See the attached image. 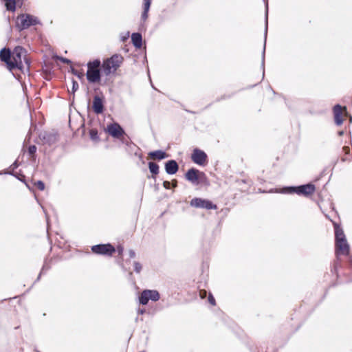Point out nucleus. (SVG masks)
Returning <instances> with one entry per match:
<instances>
[{
	"instance_id": "f257e3e1",
	"label": "nucleus",
	"mask_w": 352,
	"mask_h": 352,
	"mask_svg": "<svg viewBox=\"0 0 352 352\" xmlns=\"http://www.w3.org/2000/svg\"><path fill=\"white\" fill-rule=\"evenodd\" d=\"M123 61V57L120 54H114L111 58L103 61L102 69L106 76L115 72Z\"/></svg>"
},
{
	"instance_id": "f03ea898",
	"label": "nucleus",
	"mask_w": 352,
	"mask_h": 352,
	"mask_svg": "<svg viewBox=\"0 0 352 352\" xmlns=\"http://www.w3.org/2000/svg\"><path fill=\"white\" fill-rule=\"evenodd\" d=\"M39 23L40 21L36 16L30 14H21L16 18V26L19 30H23Z\"/></svg>"
},
{
	"instance_id": "7ed1b4c3",
	"label": "nucleus",
	"mask_w": 352,
	"mask_h": 352,
	"mask_svg": "<svg viewBox=\"0 0 352 352\" xmlns=\"http://www.w3.org/2000/svg\"><path fill=\"white\" fill-rule=\"evenodd\" d=\"M315 186L311 184L302 185L298 187H289L283 188L281 192L283 193H292L296 192L298 195H303L308 196L313 194L315 191Z\"/></svg>"
},
{
	"instance_id": "20e7f679",
	"label": "nucleus",
	"mask_w": 352,
	"mask_h": 352,
	"mask_svg": "<svg viewBox=\"0 0 352 352\" xmlns=\"http://www.w3.org/2000/svg\"><path fill=\"white\" fill-rule=\"evenodd\" d=\"M186 179L193 184H199L206 181V177L204 173L195 168L189 169L186 175Z\"/></svg>"
},
{
	"instance_id": "39448f33",
	"label": "nucleus",
	"mask_w": 352,
	"mask_h": 352,
	"mask_svg": "<svg viewBox=\"0 0 352 352\" xmlns=\"http://www.w3.org/2000/svg\"><path fill=\"white\" fill-rule=\"evenodd\" d=\"M91 250L97 254L111 256L116 250L111 244H100L92 246Z\"/></svg>"
},
{
	"instance_id": "423d86ee",
	"label": "nucleus",
	"mask_w": 352,
	"mask_h": 352,
	"mask_svg": "<svg viewBox=\"0 0 352 352\" xmlns=\"http://www.w3.org/2000/svg\"><path fill=\"white\" fill-rule=\"evenodd\" d=\"M190 206L195 208L206 209H216V205H214L210 201L201 198H194L190 201Z\"/></svg>"
},
{
	"instance_id": "0eeeda50",
	"label": "nucleus",
	"mask_w": 352,
	"mask_h": 352,
	"mask_svg": "<svg viewBox=\"0 0 352 352\" xmlns=\"http://www.w3.org/2000/svg\"><path fill=\"white\" fill-rule=\"evenodd\" d=\"M192 160L198 165H204L206 163L207 155L203 151L195 148L191 156Z\"/></svg>"
},
{
	"instance_id": "6e6552de",
	"label": "nucleus",
	"mask_w": 352,
	"mask_h": 352,
	"mask_svg": "<svg viewBox=\"0 0 352 352\" xmlns=\"http://www.w3.org/2000/svg\"><path fill=\"white\" fill-rule=\"evenodd\" d=\"M40 139L43 144L52 145L58 141V134L53 132H43L39 135Z\"/></svg>"
},
{
	"instance_id": "1a4fd4ad",
	"label": "nucleus",
	"mask_w": 352,
	"mask_h": 352,
	"mask_svg": "<svg viewBox=\"0 0 352 352\" xmlns=\"http://www.w3.org/2000/svg\"><path fill=\"white\" fill-rule=\"evenodd\" d=\"M344 113L345 116H347L348 113L346 107L342 108L340 104H336L334 106L333 113L335 122L338 126L343 123L342 116Z\"/></svg>"
},
{
	"instance_id": "9d476101",
	"label": "nucleus",
	"mask_w": 352,
	"mask_h": 352,
	"mask_svg": "<svg viewBox=\"0 0 352 352\" xmlns=\"http://www.w3.org/2000/svg\"><path fill=\"white\" fill-rule=\"evenodd\" d=\"M0 59L5 62L10 70L16 68V63H11V54L9 49L3 48L0 51Z\"/></svg>"
},
{
	"instance_id": "9b49d317",
	"label": "nucleus",
	"mask_w": 352,
	"mask_h": 352,
	"mask_svg": "<svg viewBox=\"0 0 352 352\" xmlns=\"http://www.w3.org/2000/svg\"><path fill=\"white\" fill-rule=\"evenodd\" d=\"M108 133L113 138H119L124 133V130L117 123L111 124L107 126Z\"/></svg>"
},
{
	"instance_id": "f8f14e48",
	"label": "nucleus",
	"mask_w": 352,
	"mask_h": 352,
	"mask_svg": "<svg viewBox=\"0 0 352 352\" xmlns=\"http://www.w3.org/2000/svg\"><path fill=\"white\" fill-rule=\"evenodd\" d=\"M336 252L337 256L346 255L349 252V245L346 239L336 242Z\"/></svg>"
},
{
	"instance_id": "ddd939ff",
	"label": "nucleus",
	"mask_w": 352,
	"mask_h": 352,
	"mask_svg": "<svg viewBox=\"0 0 352 352\" xmlns=\"http://www.w3.org/2000/svg\"><path fill=\"white\" fill-rule=\"evenodd\" d=\"M87 78L89 82L96 83L100 80V72L99 69L88 68Z\"/></svg>"
},
{
	"instance_id": "4468645a",
	"label": "nucleus",
	"mask_w": 352,
	"mask_h": 352,
	"mask_svg": "<svg viewBox=\"0 0 352 352\" xmlns=\"http://www.w3.org/2000/svg\"><path fill=\"white\" fill-rule=\"evenodd\" d=\"M93 110L97 114H100L103 112V110H104L103 102H102V99L98 96H96L94 98Z\"/></svg>"
},
{
	"instance_id": "2eb2a0df",
	"label": "nucleus",
	"mask_w": 352,
	"mask_h": 352,
	"mask_svg": "<svg viewBox=\"0 0 352 352\" xmlns=\"http://www.w3.org/2000/svg\"><path fill=\"white\" fill-rule=\"evenodd\" d=\"M178 164L176 161L171 160L165 164V170L168 175H173L178 170Z\"/></svg>"
},
{
	"instance_id": "dca6fc26",
	"label": "nucleus",
	"mask_w": 352,
	"mask_h": 352,
	"mask_svg": "<svg viewBox=\"0 0 352 352\" xmlns=\"http://www.w3.org/2000/svg\"><path fill=\"white\" fill-rule=\"evenodd\" d=\"M22 48L21 47H16L14 50V52L13 54L12 57L11 58V63H16V68H21L22 67V62L21 60V54L19 52V50H21Z\"/></svg>"
},
{
	"instance_id": "f3484780",
	"label": "nucleus",
	"mask_w": 352,
	"mask_h": 352,
	"mask_svg": "<svg viewBox=\"0 0 352 352\" xmlns=\"http://www.w3.org/2000/svg\"><path fill=\"white\" fill-rule=\"evenodd\" d=\"M148 156L153 160H161L168 157V155L162 150L151 151L148 153Z\"/></svg>"
},
{
	"instance_id": "a211bd4d",
	"label": "nucleus",
	"mask_w": 352,
	"mask_h": 352,
	"mask_svg": "<svg viewBox=\"0 0 352 352\" xmlns=\"http://www.w3.org/2000/svg\"><path fill=\"white\" fill-rule=\"evenodd\" d=\"M132 43L134 46L137 48H140L142 47V37L141 34L140 33H133L131 35Z\"/></svg>"
},
{
	"instance_id": "6ab92c4d",
	"label": "nucleus",
	"mask_w": 352,
	"mask_h": 352,
	"mask_svg": "<svg viewBox=\"0 0 352 352\" xmlns=\"http://www.w3.org/2000/svg\"><path fill=\"white\" fill-rule=\"evenodd\" d=\"M335 236L336 242L346 239L342 229L337 225L335 226Z\"/></svg>"
},
{
	"instance_id": "aec40b11",
	"label": "nucleus",
	"mask_w": 352,
	"mask_h": 352,
	"mask_svg": "<svg viewBox=\"0 0 352 352\" xmlns=\"http://www.w3.org/2000/svg\"><path fill=\"white\" fill-rule=\"evenodd\" d=\"M148 293V289H145L141 293V294L139 297V300H140V304L145 305L148 303V302L149 300V298L147 296Z\"/></svg>"
},
{
	"instance_id": "412c9836",
	"label": "nucleus",
	"mask_w": 352,
	"mask_h": 352,
	"mask_svg": "<svg viewBox=\"0 0 352 352\" xmlns=\"http://www.w3.org/2000/svg\"><path fill=\"white\" fill-rule=\"evenodd\" d=\"M147 296L148 297L149 300H151L153 301H157L160 298V294L157 290L148 289Z\"/></svg>"
},
{
	"instance_id": "4be33fe9",
	"label": "nucleus",
	"mask_w": 352,
	"mask_h": 352,
	"mask_svg": "<svg viewBox=\"0 0 352 352\" xmlns=\"http://www.w3.org/2000/svg\"><path fill=\"white\" fill-rule=\"evenodd\" d=\"M149 170L151 173L157 175L159 173V166L154 162L148 163Z\"/></svg>"
},
{
	"instance_id": "5701e85b",
	"label": "nucleus",
	"mask_w": 352,
	"mask_h": 352,
	"mask_svg": "<svg viewBox=\"0 0 352 352\" xmlns=\"http://www.w3.org/2000/svg\"><path fill=\"white\" fill-rule=\"evenodd\" d=\"M150 6H149L148 2L144 3V11L142 14V19L143 20H146L148 18V12L149 10Z\"/></svg>"
},
{
	"instance_id": "b1692460",
	"label": "nucleus",
	"mask_w": 352,
	"mask_h": 352,
	"mask_svg": "<svg viewBox=\"0 0 352 352\" xmlns=\"http://www.w3.org/2000/svg\"><path fill=\"white\" fill-rule=\"evenodd\" d=\"M100 65V61L99 60H95L92 62H89L87 64L88 68H92L95 69H99L98 67Z\"/></svg>"
},
{
	"instance_id": "393cba45",
	"label": "nucleus",
	"mask_w": 352,
	"mask_h": 352,
	"mask_svg": "<svg viewBox=\"0 0 352 352\" xmlns=\"http://www.w3.org/2000/svg\"><path fill=\"white\" fill-rule=\"evenodd\" d=\"M90 138L93 140H97L98 139V131L95 129H91L89 131Z\"/></svg>"
},
{
	"instance_id": "a878e982",
	"label": "nucleus",
	"mask_w": 352,
	"mask_h": 352,
	"mask_svg": "<svg viewBox=\"0 0 352 352\" xmlns=\"http://www.w3.org/2000/svg\"><path fill=\"white\" fill-rule=\"evenodd\" d=\"M142 270V265L140 263L135 261L134 262V271L136 273H140Z\"/></svg>"
},
{
	"instance_id": "bb28decb",
	"label": "nucleus",
	"mask_w": 352,
	"mask_h": 352,
	"mask_svg": "<svg viewBox=\"0 0 352 352\" xmlns=\"http://www.w3.org/2000/svg\"><path fill=\"white\" fill-rule=\"evenodd\" d=\"M35 186L40 190H43L45 189V184L43 182L41 181H37L36 183H35Z\"/></svg>"
},
{
	"instance_id": "cd10ccee",
	"label": "nucleus",
	"mask_w": 352,
	"mask_h": 352,
	"mask_svg": "<svg viewBox=\"0 0 352 352\" xmlns=\"http://www.w3.org/2000/svg\"><path fill=\"white\" fill-rule=\"evenodd\" d=\"M36 151V147L34 145L30 146L28 148V153L31 155H34Z\"/></svg>"
},
{
	"instance_id": "c85d7f7f",
	"label": "nucleus",
	"mask_w": 352,
	"mask_h": 352,
	"mask_svg": "<svg viewBox=\"0 0 352 352\" xmlns=\"http://www.w3.org/2000/svg\"><path fill=\"white\" fill-rule=\"evenodd\" d=\"M208 302L213 306L216 305L215 299L211 294L208 296Z\"/></svg>"
},
{
	"instance_id": "c756f323",
	"label": "nucleus",
	"mask_w": 352,
	"mask_h": 352,
	"mask_svg": "<svg viewBox=\"0 0 352 352\" xmlns=\"http://www.w3.org/2000/svg\"><path fill=\"white\" fill-rule=\"evenodd\" d=\"M207 292L206 290H200L199 292V296L201 298H205L206 297Z\"/></svg>"
},
{
	"instance_id": "7c9ffc66",
	"label": "nucleus",
	"mask_w": 352,
	"mask_h": 352,
	"mask_svg": "<svg viewBox=\"0 0 352 352\" xmlns=\"http://www.w3.org/2000/svg\"><path fill=\"white\" fill-rule=\"evenodd\" d=\"M78 84L76 81H73V87H72V90L73 91H75L78 89Z\"/></svg>"
},
{
	"instance_id": "2f4dec72",
	"label": "nucleus",
	"mask_w": 352,
	"mask_h": 352,
	"mask_svg": "<svg viewBox=\"0 0 352 352\" xmlns=\"http://www.w3.org/2000/svg\"><path fill=\"white\" fill-rule=\"evenodd\" d=\"M163 186L166 189H169L170 188V183L168 181H165L163 183Z\"/></svg>"
},
{
	"instance_id": "473e14b6",
	"label": "nucleus",
	"mask_w": 352,
	"mask_h": 352,
	"mask_svg": "<svg viewBox=\"0 0 352 352\" xmlns=\"http://www.w3.org/2000/svg\"><path fill=\"white\" fill-rule=\"evenodd\" d=\"M129 254L131 258H134L135 256V252L132 250H129Z\"/></svg>"
},
{
	"instance_id": "72a5a7b5",
	"label": "nucleus",
	"mask_w": 352,
	"mask_h": 352,
	"mask_svg": "<svg viewBox=\"0 0 352 352\" xmlns=\"http://www.w3.org/2000/svg\"><path fill=\"white\" fill-rule=\"evenodd\" d=\"M60 60H61L62 62H63V63H70V60H68V59H67V58H60Z\"/></svg>"
},
{
	"instance_id": "f704fd0d",
	"label": "nucleus",
	"mask_w": 352,
	"mask_h": 352,
	"mask_svg": "<svg viewBox=\"0 0 352 352\" xmlns=\"http://www.w3.org/2000/svg\"><path fill=\"white\" fill-rule=\"evenodd\" d=\"M123 250H124V248H123L122 247H119V248H118V251L119 254H122Z\"/></svg>"
},
{
	"instance_id": "c9c22d12",
	"label": "nucleus",
	"mask_w": 352,
	"mask_h": 352,
	"mask_svg": "<svg viewBox=\"0 0 352 352\" xmlns=\"http://www.w3.org/2000/svg\"><path fill=\"white\" fill-rule=\"evenodd\" d=\"M267 16H266V25H265V36H267Z\"/></svg>"
},
{
	"instance_id": "e433bc0d",
	"label": "nucleus",
	"mask_w": 352,
	"mask_h": 352,
	"mask_svg": "<svg viewBox=\"0 0 352 352\" xmlns=\"http://www.w3.org/2000/svg\"><path fill=\"white\" fill-rule=\"evenodd\" d=\"M146 2H148L149 6H151V0H144V3H146Z\"/></svg>"
},
{
	"instance_id": "4c0bfd02",
	"label": "nucleus",
	"mask_w": 352,
	"mask_h": 352,
	"mask_svg": "<svg viewBox=\"0 0 352 352\" xmlns=\"http://www.w3.org/2000/svg\"><path fill=\"white\" fill-rule=\"evenodd\" d=\"M265 47V45H264V48ZM264 54H265V50H263V65L264 64V59H265Z\"/></svg>"
},
{
	"instance_id": "58836bf2",
	"label": "nucleus",
	"mask_w": 352,
	"mask_h": 352,
	"mask_svg": "<svg viewBox=\"0 0 352 352\" xmlns=\"http://www.w3.org/2000/svg\"><path fill=\"white\" fill-rule=\"evenodd\" d=\"M343 134H344V131H340L338 132V135L340 136H342Z\"/></svg>"
},
{
	"instance_id": "ea45409f",
	"label": "nucleus",
	"mask_w": 352,
	"mask_h": 352,
	"mask_svg": "<svg viewBox=\"0 0 352 352\" xmlns=\"http://www.w3.org/2000/svg\"><path fill=\"white\" fill-rule=\"evenodd\" d=\"M12 166H14V168L17 167L16 162H15L12 164Z\"/></svg>"
},
{
	"instance_id": "a19ab883",
	"label": "nucleus",
	"mask_w": 352,
	"mask_h": 352,
	"mask_svg": "<svg viewBox=\"0 0 352 352\" xmlns=\"http://www.w3.org/2000/svg\"><path fill=\"white\" fill-rule=\"evenodd\" d=\"M349 122L350 123H352V116H349Z\"/></svg>"
},
{
	"instance_id": "79ce46f5",
	"label": "nucleus",
	"mask_w": 352,
	"mask_h": 352,
	"mask_svg": "<svg viewBox=\"0 0 352 352\" xmlns=\"http://www.w3.org/2000/svg\"><path fill=\"white\" fill-rule=\"evenodd\" d=\"M344 148L345 150H347V151H349V147H344Z\"/></svg>"
},
{
	"instance_id": "37998d69",
	"label": "nucleus",
	"mask_w": 352,
	"mask_h": 352,
	"mask_svg": "<svg viewBox=\"0 0 352 352\" xmlns=\"http://www.w3.org/2000/svg\"><path fill=\"white\" fill-rule=\"evenodd\" d=\"M351 264H352V261H351Z\"/></svg>"
}]
</instances>
